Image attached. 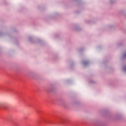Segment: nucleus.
<instances>
[{"label":"nucleus","instance_id":"obj_1","mask_svg":"<svg viewBox=\"0 0 126 126\" xmlns=\"http://www.w3.org/2000/svg\"><path fill=\"white\" fill-rule=\"evenodd\" d=\"M124 57L126 58V54L125 55Z\"/></svg>","mask_w":126,"mask_h":126},{"label":"nucleus","instance_id":"obj_2","mask_svg":"<svg viewBox=\"0 0 126 126\" xmlns=\"http://www.w3.org/2000/svg\"><path fill=\"white\" fill-rule=\"evenodd\" d=\"M1 105V104H0V106Z\"/></svg>","mask_w":126,"mask_h":126}]
</instances>
